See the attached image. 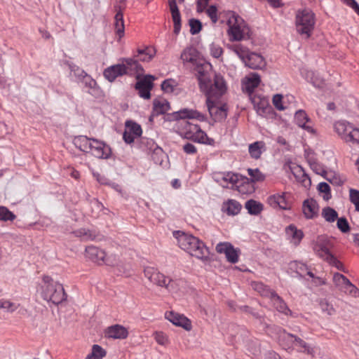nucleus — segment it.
<instances>
[{
  "mask_svg": "<svg viewBox=\"0 0 359 359\" xmlns=\"http://www.w3.org/2000/svg\"><path fill=\"white\" fill-rule=\"evenodd\" d=\"M41 295L44 300L52 302L54 304H60L67 297L63 285L57 281H54L48 276L43 277Z\"/></svg>",
  "mask_w": 359,
  "mask_h": 359,
  "instance_id": "obj_1",
  "label": "nucleus"
},
{
  "mask_svg": "<svg viewBox=\"0 0 359 359\" xmlns=\"http://www.w3.org/2000/svg\"><path fill=\"white\" fill-rule=\"evenodd\" d=\"M316 24L314 13L308 8L299 10L295 15V28L297 32L304 39L311 37Z\"/></svg>",
  "mask_w": 359,
  "mask_h": 359,
  "instance_id": "obj_2",
  "label": "nucleus"
},
{
  "mask_svg": "<svg viewBox=\"0 0 359 359\" xmlns=\"http://www.w3.org/2000/svg\"><path fill=\"white\" fill-rule=\"evenodd\" d=\"M180 124L184 138L201 144L215 145V140L209 137L198 125L191 123L189 121H182Z\"/></svg>",
  "mask_w": 359,
  "mask_h": 359,
  "instance_id": "obj_3",
  "label": "nucleus"
},
{
  "mask_svg": "<svg viewBox=\"0 0 359 359\" xmlns=\"http://www.w3.org/2000/svg\"><path fill=\"white\" fill-rule=\"evenodd\" d=\"M200 89L205 95L207 100H217L226 92L227 86L224 77L215 74L213 79L211 78Z\"/></svg>",
  "mask_w": 359,
  "mask_h": 359,
  "instance_id": "obj_4",
  "label": "nucleus"
},
{
  "mask_svg": "<svg viewBox=\"0 0 359 359\" xmlns=\"http://www.w3.org/2000/svg\"><path fill=\"white\" fill-rule=\"evenodd\" d=\"M334 130L345 142L359 144V128L345 120H339L334 123Z\"/></svg>",
  "mask_w": 359,
  "mask_h": 359,
  "instance_id": "obj_5",
  "label": "nucleus"
},
{
  "mask_svg": "<svg viewBox=\"0 0 359 359\" xmlns=\"http://www.w3.org/2000/svg\"><path fill=\"white\" fill-rule=\"evenodd\" d=\"M227 30L229 39L232 41L243 40L249 32V28L245 21L238 15H233L228 20Z\"/></svg>",
  "mask_w": 359,
  "mask_h": 359,
  "instance_id": "obj_6",
  "label": "nucleus"
},
{
  "mask_svg": "<svg viewBox=\"0 0 359 359\" xmlns=\"http://www.w3.org/2000/svg\"><path fill=\"white\" fill-rule=\"evenodd\" d=\"M145 277L157 286L169 289L172 279L153 267H147L144 271Z\"/></svg>",
  "mask_w": 359,
  "mask_h": 359,
  "instance_id": "obj_7",
  "label": "nucleus"
},
{
  "mask_svg": "<svg viewBox=\"0 0 359 359\" xmlns=\"http://www.w3.org/2000/svg\"><path fill=\"white\" fill-rule=\"evenodd\" d=\"M278 330L280 334L279 337V342L280 344L283 346L284 349H287L290 346L284 344L283 343V339H294V342L296 343L297 346H299L302 349L299 350L300 352H303L305 353H307L308 355H314V350L312 347H311L306 342H305L304 340H302L301 338L292 334H290L285 332V330H282L280 327H278Z\"/></svg>",
  "mask_w": 359,
  "mask_h": 359,
  "instance_id": "obj_8",
  "label": "nucleus"
},
{
  "mask_svg": "<svg viewBox=\"0 0 359 359\" xmlns=\"http://www.w3.org/2000/svg\"><path fill=\"white\" fill-rule=\"evenodd\" d=\"M173 236L176 238L179 247L189 254H190L193 245L198 244V238L197 237L181 231H174Z\"/></svg>",
  "mask_w": 359,
  "mask_h": 359,
  "instance_id": "obj_9",
  "label": "nucleus"
},
{
  "mask_svg": "<svg viewBox=\"0 0 359 359\" xmlns=\"http://www.w3.org/2000/svg\"><path fill=\"white\" fill-rule=\"evenodd\" d=\"M216 100H207L206 104L209 114L215 121H222L227 116L226 104H219Z\"/></svg>",
  "mask_w": 359,
  "mask_h": 359,
  "instance_id": "obj_10",
  "label": "nucleus"
},
{
  "mask_svg": "<svg viewBox=\"0 0 359 359\" xmlns=\"http://www.w3.org/2000/svg\"><path fill=\"white\" fill-rule=\"evenodd\" d=\"M332 280L335 286L339 290L353 296H356L359 293L358 288L344 275L339 273H334Z\"/></svg>",
  "mask_w": 359,
  "mask_h": 359,
  "instance_id": "obj_11",
  "label": "nucleus"
},
{
  "mask_svg": "<svg viewBox=\"0 0 359 359\" xmlns=\"http://www.w3.org/2000/svg\"><path fill=\"white\" fill-rule=\"evenodd\" d=\"M142 130L140 124L131 120L126 121L123 134V139L126 143H133L135 139L142 135Z\"/></svg>",
  "mask_w": 359,
  "mask_h": 359,
  "instance_id": "obj_12",
  "label": "nucleus"
},
{
  "mask_svg": "<svg viewBox=\"0 0 359 359\" xmlns=\"http://www.w3.org/2000/svg\"><path fill=\"white\" fill-rule=\"evenodd\" d=\"M215 249L218 253L224 254L229 262L236 264L238 262L240 250L235 248L231 243L228 242L219 243L217 244Z\"/></svg>",
  "mask_w": 359,
  "mask_h": 359,
  "instance_id": "obj_13",
  "label": "nucleus"
},
{
  "mask_svg": "<svg viewBox=\"0 0 359 359\" xmlns=\"http://www.w3.org/2000/svg\"><path fill=\"white\" fill-rule=\"evenodd\" d=\"M89 153L98 158L107 159L111 155V149L104 142L93 138Z\"/></svg>",
  "mask_w": 359,
  "mask_h": 359,
  "instance_id": "obj_14",
  "label": "nucleus"
},
{
  "mask_svg": "<svg viewBox=\"0 0 359 359\" xmlns=\"http://www.w3.org/2000/svg\"><path fill=\"white\" fill-rule=\"evenodd\" d=\"M193 67L196 71L197 79L201 88L203 84L206 83L211 79L210 72L212 66L210 63L206 62L201 59L198 64L195 65Z\"/></svg>",
  "mask_w": 359,
  "mask_h": 359,
  "instance_id": "obj_15",
  "label": "nucleus"
},
{
  "mask_svg": "<svg viewBox=\"0 0 359 359\" xmlns=\"http://www.w3.org/2000/svg\"><path fill=\"white\" fill-rule=\"evenodd\" d=\"M173 116L175 119H181L182 121H187V119H196L200 121H204L206 120L205 114L196 109L188 108H184L174 112Z\"/></svg>",
  "mask_w": 359,
  "mask_h": 359,
  "instance_id": "obj_16",
  "label": "nucleus"
},
{
  "mask_svg": "<svg viewBox=\"0 0 359 359\" xmlns=\"http://www.w3.org/2000/svg\"><path fill=\"white\" fill-rule=\"evenodd\" d=\"M165 318L173 325L182 327L187 331H190L192 329L190 320L184 315L170 311L165 313Z\"/></svg>",
  "mask_w": 359,
  "mask_h": 359,
  "instance_id": "obj_17",
  "label": "nucleus"
},
{
  "mask_svg": "<svg viewBox=\"0 0 359 359\" xmlns=\"http://www.w3.org/2000/svg\"><path fill=\"white\" fill-rule=\"evenodd\" d=\"M126 74V69L121 64L111 65L103 71V76L109 82H114L118 77Z\"/></svg>",
  "mask_w": 359,
  "mask_h": 359,
  "instance_id": "obj_18",
  "label": "nucleus"
},
{
  "mask_svg": "<svg viewBox=\"0 0 359 359\" xmlns=\"http://www.w3.org/2000/svg\"><path fill=\"white\" fill-rule=\"evenodd\" d=\"M154 76L151 75L146 76L142 80L135 84V88L138 90L140 97L144 99H149L151 97L150 91L153 87L152 81Z\"/></svg>",
  "mask_w": 359,
  "mask_h": 359,
  "instance_id": "obj_19",
  "label": "nucleus"
},
{
  "mask_svg": "<svg viewBox=\"0 0 359 359\" xmlns=\"http://www.w3.org/2000/svg\"><path fill=\"white\" fill-rule=\"evenodd\" d=\"M181 59L184 64H189L191 67L198 64L201 60L199 52L193 46L184 49L181 54Z\"/></svg>",
  "mask_w": 359,
  "mask_h": 359,
  "instance_id": "obj_20",
  "label": "nucleus"
},
{
  "mask_svg": "<svg viewBox=\"0 0 359 359\" xmlns=\"http://www.w3.org/2000/svg\"><path fill=\"white\" fill-rule=\"evenodd\" d=\"M268 203L272 208H279L282 210H290L291 204L286 197V193L273 194L269 196L267 199Z\"/></svg>",
  "mask_w": 359,
  "mask_h": 359,
  "instance_id": "obj_21",
  "label": "nucleus"
},
{
  "mask_svg": "<svg viewBox=\"0 0 359 359\" xmlns=\"http://www.w3.org/2000/svg\"><path fill=\"white\" fill-rule=\"evenodd\" d=\"M316 255L324 261L332 254L330 251V243L324 237H318L313 245Z\"/></svg>",
  "mask_w": 359,
  "mask_h": 359,
  "instance_id": "obj_22",
  "label": "nucleus"
},
{
  "mask_svg": "<svg viewBox=\"0 0 359 359\" xmlns=\"http://www.w3.org/2000/svg\"><path fill=\"white\" fill-rule=\"evenodd\" d=\"M271 303L273 306L280 313L292 317L296 316L294 313L288 308L285 302L281 298L276 292L273 294L272 297L270 299Z\"/></svg>",
  "mask_w": 359,
  "mask_h": 359,
  "instance_id": "obj_23",
  "label": "nucleus"
},
{
  "mask_svg": "<svg viewBox=\"0 0 359 359\" xmlns=\"http://www.w3.org/2000/svg\"><path fill=\"white\" fill-rule=\"evenodd\" d=\"M86 256L89 259L99 264H103L106 257V252L93 245H90L86 248Z\"/></svg>",
  "mask_w": 359,
  "mask_h": 359,
  "instance_id": "obj_24",
  "label": "nucleus"
},
{
  "mask_svg": "<svg viewBox=\"0 0 359 359\" xmlns=\"http://www.w3.org/2000/svg\"><path fill=\"white\" fill-rule=\"evenodd\" d=\"M244 64L253 69H262L266 66L264 58L261 55L253 52H250Z\"/></svg>",
  "mask_w": 359,
  "mask_h": 359,
  "instance_id": "obj_25",
  "label": "nucleus"
},
{
  "mask_svg": "<svg viewBox=\"0 0 359 359\" xmlns=\"http://www.w3.org/2000/svg\"><path fill=\"white\" fill-rule=\"evenodd\" d=\"M302 209L306 219H313L317 216L319 206L316 200L309 198L303 202Z\"/></svg>",
  "mask_w": 359,
  "mask_h": 359,
  "instance_id": "obj_26",
  "label": "nucleus"
},
{
  "mask_svg": "<svg viewBox=\"0 0 359 359\" xmlns=\"http://www.w3.org/2000/svg\"><path fill=\"white\" fill-rule=\"evenodd\" d=\"M190 255L203 261L209 259L210 252L205 243L198 238V244L194 245Z\"/></svg>",
  "mask_w": 359,
  "mask_h": 359,
  "instance_id": "obj_27",
  "label": "nucleus"
},
{
  "mask_svg": "<svg viewBox=\"0 0 359 359\" xmlns=\"http://www.w3.org/2000/svg\"><path fill=\"white\" fill-rule=\"evenodd\" d=\"M285 233L290 243L294 246H297L304 237L303 231L292 224L286 228Z\"/></svg>",
  "mask_w": 359,
  "mask_h": 359,
  "instance_id": "obj_28",
  "label": "nucleus"
},
{
  "mask_svg": "<svg viewBox=\"0 0 359 359\" xmlns=\"http://www.w3.org/2000/svg\"><path fill=\"white\" fill-rule=\"evenodd\" d=\"M105 334L109 338L123 339L128 337V332L123 326L115 325L109 327Z\"/></svg>",
  "mask_w": 359,
  "mask_h": 359,
  "instance_id": "obj_29",
  "label": "nucleus"
},
{
  "mask_svg": "<svg viewBox=\"0 0 359 359\" xmlns=\"http://www.w3.org/2000/svg\"><path fill=\"white\" fill-rule=\"evenodd\" d=\"M93 139L86 135H78L74 137L73 144L80 151L84 153H89Z\"/></svg>",
  "mask_w": 359,
  "mask_h": 359,
  "instance_id": "obj_30",
  "label": "nucleus"
},
{
  "mask_svg": "<svg viewBox=\"0 0 359 359\" xmlns=\"http://www.w3.org/2000/svg\"><path fill=\"white\" fill-rule=\"evenodd\" d=\"M265 151L266 144L263 141H256L248 147V152L254 159H259Z\"/></svg>",
  "mask_w": 359,
  "mask_h": 359,
  "instance_id": "obj_31",
  "label": "nucleus"
},
{
  "mask_svg": "<svg viewBox=\"0 0 359 359\" xmlns=\"http://www.w3.org/2000/svg\"><path fill=\"white\" fill-rule=\"evenodd\" d=\"M234 187L242 194H249L254 191L253 184L250 182L249 178L241 175L239 183H236Z\"/></svg>",
  "mask_w": 359,
  "mask_h": 359,
  "instance_id": "obj_32",
  "label": "nucleus"
},
{
  "mask_svg": "<svg viewBox=\"0 0 359 359\" xmlns=\"http://www.w3.org/2000/svg\"><path fill=\"white\" fill-rule=\"evenodd\" d=\"M260 82V76L257 73H252L243 81V88L248 93H251L259 85Z\"/></svg>",
  "mask_w": 359,
  "mask_h": 359,
  "instance_id": "obj_33",
  "label": "nucleus"
},
{
  "mask_svg": "<svg viewBox=\"0 0 359 359\" xmlns=\"http://www.w3.org/2000/svg\"><path fill=\"white\" fill-rule=\"evenodd\" d=\"M80 82L83 83L84 86L88 88V93L96 96L100 92V88L97 86V83L91 76L87 74Z\"/></svg>",
  "mask_w": 359,
  "mask_h": 359,
  "instance_id": "obj_34",
  "label": "nucleus"
},
{
  "mask_svg": "<svg viewBox=\"0 0 359 359\" xmlns=\"http://www.w3.org/2000/svg\"><path fill=\"white\" fill-rule=\"evenodd\" d=\"M170 109V103L163 98L156 99L153 102V114L158 116L163 114Z\"/></svg>",
  "mask_w": 359,
  "mask_h": 359,
  "instance_id": "obj_35",
  "label": "nucleus"
},
{
  "mask_svg": "<svg viewBox=\"0 0 359 359\" xmlns=\"http://www.w3.org/2000/svg\"><path fill=\"white\" fill-rule=\"evenodd\" d=\"M294 119H295L297 124L299 127L306 130L309 132L313 131L312 127L307 124L310 121V119L304 111H303V110L297 111L295 113Z\"/></svg>",
  "mask_w": 359,
  "mask_h": 359,
  "instance_id": "obj_36",
  "label": "nucleus"
},
{
  "mask_svg": "<svg viewBox=\"0 0 359 359\" xmlns=\"http://www.w3.org/2000/svg\"><path fill=\"white\" fill-rule=\"evenodd\" d=\"M123 65L126 69V74L140 73L143 71V68L139 64L138 61L133 58H124L123 59Z\"/></svg>",
  "mask_w": 359,
  "mask_h": 359,
  "instance_id": "obj_37",
  "label": "nucleus"
},
{
  "mask_svg": "<svg viewBox=\"0 0 359 359\" xmlns=\"http://www.w3.org/2000/svg\"><path fill=\"white\" fill-rule=\"evenodd\" d=\"M251 285L261 296L269 298V299L272 297L273 294L276 293L273 290H271L269 286L261 282H252Z\"/></svg>",
  "mask_w": 359,
  "mask_h": 359,
  "instance_id": "obj_38",
  "label": "nucleus"
},
{
  "mask_svg": "<svg viewBox=\"0 0 359 359\" xmlns=\"http://www.w3.org/2000/svg\"><path fill=\"white\" fill-rule=\"evenodd\" d=\"M72 233L76 237L80 238L81 241H94L97 239V235L95 231L85 228L76 229Z\"/></svg>",
  "mask_w": 359,
  "mask_h": 359,
  "instance_id": "obj_39",
  "label": "nucleus"
},
{
  "mask_svg": "<svg viewBox=\"0 0 359 359\" xmlns=\"http://www.w3.org/2000/svg\"><path fill=\"white\" fill-rule=\"evenodd\" d=\"M223 208L228 215H236L241 212L242 205L236 200L229 199L224 203Z\"/></svg>",
  "mask_w": 359,
  "mask_h": 359,
  "instance_id": "obj_40",
  "label": "nucleus"
},
{
  "mask_svg": "<svg viewBox=\"0 0 359 359\" xmlns=\"http://www.w3.org/2000/svg\"><path fill=\"white\" fill-rule=\"evenodd\" d=\"M245 208L247 209L250 215H258L263 210L264 205L259 201L250 199L245 202Z\"/></svg>",
  "mask_w": 359,
  "mask_h": 359,
  "instance_id": "obj_41",
  "label": "nucleus"
},
{
  "mask_svg": "<svg viewBox=\"0 0 359 359\" xmlns=\"http://www.w3.org/2000/svg\"><path fill=\"white\" fill-rule=\"evenodd\" d=\"M290 170L297 180L303 183L308 182L310 184L311 180L302 166L295 165L291 166Z\"/></svg>",
  "mask_w": 359,
  "mask_h": 359,
  "instance_id": "obj_42",
  "label": "nucleus"
},
{
  "mask_svg": "<svg viewBox=\"0 0 359 359\" xmlns=\"http://www.w3.org/2000/svg\"><path fill=\"white\" fill-rule=\"evenodd\" d=\"M114 27L116 29V34L118 35L119 38H121L124 35V20H123V14L121 11H118L114 17Z\"/></svg>",
  "mask_w": 359,
  "mask_h": 359,
  "instance_id": "obj_43",
  "label": "nucleus"
},
{
  "mask_svg": "<svg viewBox=\"0 0 359 359\" xmlns=\"http://www.w3.org/2000/svg\"><path fill=\"white\" fill-rule=\"evenodd\" d=\"M231 49L232 51L244 63L248 56L250 53V50L246 46L242 44H235L231 46Z\"/></svg>",
  "mask_w": 359,
  "mask_h": 359,
  "instance_id": "obj_44",
  "label": "nucleus"
},
{
  "mask_svg": "<svg viewBox=\"0 0 359 359\" xmlns=\"http://www.w3.org/2000/svg\"><path fill=\"white\" fill-rule=\"evenodd\" d=\"M70 74L74 75L78 82H80L88 74L75 64L67 62Z\"/></svg>",
  "mask_w": 359,
  "mask_h": 359,
  "instance_id": "obj_45",
  "label": "nucleus"
},
{
  "mask_svg": "<svg viewBox=\"0 0 359 359\" xmlns=\"http://www.w3.org/2000/svg\"><path fill=\"white\" fill-rule=\"evenodd\" d=\"M290 268L291 270H293L297 273V277L302 278L304 277V273L307 271L308 266L306 264L297 262L294 261L290 262Z\"/></svg>",
  "mask_w": 359,
  "mask_h": 359,
  "instance_id": "obj_46",
  "label": "nucleus"
},
{
  "mask_svg": "<svg viewBox=\"0 0 359 359\" xmlns=\"http://www.w3.org/2000/svg\"><path fill=\"white\" fill-rule=\"evenodd\" d=\"M322 217L327 222H334L338 218L337 212L330 207H325L322 210Z\"/></svg>",
  "mask_w": 359,
  "mask_h": 359,
  "instance_id": "obj_47",
  "label": "nucleus"
},
{
  "mask_svg": "<svg viewBox=\"0 0 359 359\" xmlns=\"http://www.w3.org/2000/svg\"><path fill=\"white\" fill-rule=\"evenodd\" d=\"M318 304L322 312L328 316H332L336 313V310L333 305L326 299H320L318 302Z\"/></svg>",
  "mask_w": 359,
  "mask_h": 359,
  "instance_id": "obj_48",
  "label": "nucleus"
},
{
  "mask_svg": "<svg viewBox=\"0 0 359 359\" xmlns=\"http://www.w3.org/2000/svg\"><path fill=\"white\" fill-rule=\"evenodd\" d=\"M137 53V57L142 62H149L155 54L154 50L148 47L144 49H139Z\"/></svg>",
  "mask_w": 359,
  "mask_h": 359,
  "instance_id": "obj_49",
  "label": "nucleus"
},
{
  "mask_svg": "<svg viewBox=\"0 0 359 359\" xmlns=\"http://www.w3.org/2000/svg\"><path fill=\"white\" fill-rule=\"evenodd\" d=\"M241 177V175L232 172H225L224 183H226L227 188L229 185H231L232 187H234L236 183H239Z\"/></svg>",
  "mask_w": 359,
  "mask_h": 359,
  "instance_id": "obj_50",
  "label": "nucleus"
},
{
  "mask_svg": "<svg viewBox=\"0 0 359 359\" xmlns=\"http://www.w3.org/2000/svg\"><path fill=\"white\" fill-rule=\"evenodd\" d=\"M105 355V351L100 346L95 344L92 347L91 353L86 356V359H102Z\"/></svg>",
  "mask_w": 359,
  "mask_h": 359,
  "instance_id": "obj_51",
  "label": "nucleus"
},
{
  "mask_svg": "<svg viewBox=\"0 0 359 359\" xmlns=\"http://www.w3.org/2000/svg\"><path fill=\"white\" fill-rule=\"evenodd\" d=\"M177 83L175 80L168 79L164 80L161 83V89L167 93H173L176 89Z\"/></svg>",
  "mask_w": 359,
  "mask_h": 359,
  "instance_id": "obj_52",
  "label": "nucleus"
},
{
  "mask_svg": "<svg viewBox=\"0 0 359 359\" xmlns=\"http://www.w3.org/2000/svg\"><path fill=\"white\" fill-rule=\"evenodd\" d=\"M330 266L335 267L337 269L346 273L347 271L342 262H341L334 255L331 254L325 260Z\"/></svg>",
  "mask_w": 359,
  "mask_h": 359,
  "instance_id": "obj_53",
  "label": "nucleus"
},
{
  "mask_svg": "<svg viewBox=\"0 0 359 359\" xmlns=\"http://www.w3.org/2000/svg\"><path fill=\"white\" fill-rule=\"evenodd\" d=\"M248 173L250 176V182H251L252 184L255 182L263 181L265 178L264 175L258 168H248Z\"/></svg>",
  "mask_w": 359,
  "mask_h": 359,
  "instance_id": "obj_54",
  "label": "nucleus"
},
{
  "mask_svg": "<svg viewBox=\"0 0 359 359\" xmlns=\"http://www.w3.org/2000/svg\"><path fill=\"white\" fill-rule=\"evenodd\" d=\"M318 190L320 193L323 194V198L325 201H328L332 198L330 187L327 183H319L318 185Z\"/></svg>",
  "mask_w": 359,
  "mask_h": 359,
  "instance_id": "obj_55",
  "label": "nucleus"
},
{
  "mask_svg": "<svg viewBox=\"0 0 359 359\" xmlns=\"http://www.w3.org/2000/svg\"><path fill=\"white\" fill-rule=\"evenodd\" d=\"M16 216L6 207L0 206V221H13Z\"/></svg>",
  "mask_w": 359,
  "mask_h": 359,
  "instance_id": "obj_56",
  "label": "nucleus"
},
{
  "mask_svg": "<svg viewBox=\"0 0 359 359\" xmlns=\"http://www.w3.org/2000/svg\"><path fill=\"white\" fill-rule=\"evenodd\" d=\"M18 304L6 299H0V309L7 312H13L18 308Z\"/></svg>",
  "mask_w": 359,
  "mask_h": 359,
  "instance_id": "obj_57",
  "label": "nucleus"
},
{
  "mask_svg": "<svg viewBox=\"0 0 359 359\" xmlns=\"http://www.w3.org/2000/svg\"><path fill=\"white\" fill-rule=\"evenodd\" d=\"M349 198L350 201L355 205V210L359 212V190L350 189Z\"/></svg>",
  "mask_w": 359,
  "mask_h": 359,
  "instance_id": "obj_58",
  "label": "nucleus"
},
{
  "mask_svg": "<svg viewBox=\"0 0 359 359\" xmlns=\"http://www.w3.org/2000/svg\"><path fill=\"white\" fill-rule=\"evenodd\" d=\"M190 32L194 35L200 32L202 29V24L199 20L191 18L189 20Z\"/></svg>",
  "mask_w": 359,
  "mask_h": 359,
  "instance_id": "obj_59",
  "label": "nucleus"
},
{
  "mask_svg": "<svg viewBox=\"0 0 359 359\" xmlns=\"http://www.w3.org/2000/svg\"><path fill=\"white\" fill-rule=\"evenodd\" d=\"M306 79L309 80L314 86L320 87L323 84V81L316 76L314 72L309 71L306 74Z\"/></svg>",
  "mask_w": 359,
  "mask_h": 359,
  "instance_id": "obj_60",
  "label": "nucleus"
},
{
  "mask_svg": "<svg viewBox=\"0 0 359 359\" xmlns=\"http://www.w3.org/2000/svg\"><path fill=\"white\" fill-rule=\"evenodd\" d=\"M172 18L174 23V32L178 34L181 29V15L180 12L172 13Z\"/></svg>",
  "mask_w": 359,
  "mask_h": 359,
  "instance_id": "obj_61",
  "label": "nucleus"
},
{
  "mask_svg": "<svg viewBox=\"0 0 359 359\" xmlns=\"http://www.w3.org/2000/svg\"><path fill=\"white\" fill-rule=\"evenodd\" d=\"M337 225L342 233H347L350 230L349 224L345 217L338 218Z\"/></svg>",
  "mask_w": 359,
  "mask_h": 359,
  "instance_id": "obj_62",
  "label": "nucleus"
},
{
  "mask_svg": "<svg viewBox=\"0 0 359 359\" xmlns=\"http://www.w3.org/2000/svg\"><path fill=\"white\" fill-rule=\"evenodd\" d=\"M206 13L210 18L212 23L215 24L217 20V8L215 5H211L206 9Z\"/></svg>",
  "mask_w": 359,
  "mask_h": 359,
  "instance_id": "obj_63",
  "label": "nucleus"
},
{
  "mask_svg": "<svg viewBox=\"0 0 359 359\" xmlns=\"http://www.w3.org/2000/svg\"><path fill=\"white\" fill-rule=\"evenodd\" d=\"M119 262V257L117 255L111 254L109 255H107L104 258V261L103 264H105L108 266H116Z\"/></svg>",
  "mask_w": 359,
  "mask_h": 359,
  "instance_id": "obj_64",
  "label": "nucleus"
}]
</instances>
